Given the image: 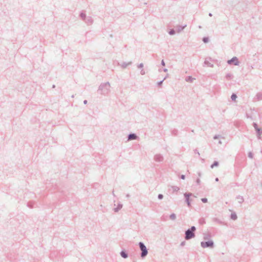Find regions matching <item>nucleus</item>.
<instances>
[{"instance_id": "obj_1", "label": "nucleus", "mask_w": 262, "mask_h": 262, "mask_svg": "<svg viewBox=\"0 0 262 262\" xmlns=\"http://www.w3.org/2000/svg\"><path fill=\"white\" fill-rule=\"evenodd\" d=\"M111 91V85L108 82L102 83L99 86L98 93L103 95L108 94Z\"/></svg>"}, {"instance_id": "obj_2", "label": "nucleus", "mask_w": 262, "mask_h": 262, "mask_svg": "<svg viewBox=\"0 0 262 262\" xmlns=\"http://www.w3.org/2000/svg\"><path fill=\"white\" fill-rule=\"evenodd\" d=\"M196 228L194 226H191L190 228L187 229L185 232V239L189 240L195 237V231Z\"/></svg>"}, {"instance_id": "obj_3", "label": "nucleus", "mask_w": 262, "mask_h": 262, "mask_svg": "<svg viewBox=\"0 0 262 262\" xmlns=\"http://www.w3.org/2000/svg\"><path fill=\"white\" fill-rule=\"evenodd\" d=\"M139 246L140 249V250L141 251V257L142 258H143L145 256H146V255L148 254L147 249L146 247L145 246V245H144V244L143 243H142V242H139Z\"/></svg>"}, {"instance_id": "obj_4", "label": "nucleus", "mask_w": 262, "mask_h": 262, "mask_svg": "<svg viewBox=\"0 0 262 262\" xmlns=\"http://www.w3.org/2000/svg\"><path fill=\"white\" fill-rule=\"evenodd\" d=\"M201 246L203 248H213L214 247V243L212 241H209L207 242H202L201 243Z\"/></svg>"}, {"instance_id": "obj_5", "label": "nucleus", "mask_w": 262, "mask_h": 262, "mask_svg": "<svg viewBox=\"0 0 262 262\" xmlns=\"http://www.w3.org/2000/svg\"><path fill=\"white\" fill-rule=\"evenodd\" d=\"M227 63L228 64H233L235 66H238L239 64V61L238 58L235 56L233 57L231 59L228 60L227 61Z\"/></svg>"}, {"instance_id": "obj_6", "label": "nucleus", "mask_w": 262, "mask_h": 262, "mask_svg": "<svg viewBox=\"0 0 262 262\" xmlns=\"http://www.w3.org/2000/svg\"><path fill=\"white\" fill-rule=\"evenodd\" d=\"M184 195L185 198V201L187 203L188 206L190 207V202L189 197L190 196H192V194L191 193H185Z\"/></svg>"}, {"instance_id": "obj_7", "label": "nucleus", "mask_w": 262, "mask_h": 262, "mask_svg": "<svg viewBox=\"0 0 262 262\" xmlns=\"http://www.w3.org/2000/svg\"><path fill=\"white\" fill-rule=\"evenodd\" d=\"M163 157L160 154H157L154 156V160L156 162H162L163 161Z\"/></svg>"}, {"instance_id": "obj_8", "label": "nucleus", "mask_w": 262, "mask_h": 262, "mask_svg": "<svg viewBox=\"0 0 262 262\" xmlns=\"http://www.w3.org/2000/svg\"><path fill=\"white\" fill-rule=\"evenodd\" d=\"M132 63V61H129L128 62H122L121 63H118V65L120 66L123 69H125L127 67V66L130 65Z\"/></svg>"}, {"instance_id": "obj_9", "label": "nucleus", "mask_w": 262, "mask_h": 262, "mask_svg": "<svg viewBox=\"0 0 262 262\" xmlns=\"http://www.w3.org/2000/svg\"><path fill=\"white\" fill-rule=\"evenodd\" d=\"M212 221L213 222L216 223L219 225H225L226 224H225L224 222L222 221L220 219L217 218V217H213L212 219Z\"/></svg>"}, {"instance_id": "obj_10", "label": "nucleus", "mask_w": 262, "mask_h": 262, "mask_svg": "<svg viewBox=\"0 0 262 262\" xmlns=\"http://www.w3.org/2000/svg\"><path fill=\"white\" fill-rule=\"evenodd\" d=\"M128 140H136L138 137L134 133L129 134L128 135Z\"/></svg>"}, {"instance_id": "obj_11", "label": "nucleus", "mask_w": 262, "mask_h": 262, "mask_svg": "<svg viewBox=\"0 0 262 262\" xmlns=\"http://www.w3.org/2000/svg\"><path fill=\"white\" fill-rule=\"evenodd\" d=\"M84 21L88 25H91L92 24L93 20L91 16H88L86 17Z\"/></svg>"}, {"instance_id": "obj_12", "label": "nucleus", "mask_w": 262, "mask_h": 262, "mask_svg": "<svg viewBox=\"0 0 262 262\" xmlns=\"http://www.w3.org/2000/svg\"><path fill=\"white\" fill-rule=\"evenodd\" d=\"M209 60H210V58H206L205 59V61H204V64L207 67H211V68H213V64L212 63H211Z\"/></svg>"}, {"instance_id": "obj_13", "label": "nucleus", "mask_w": 262, "mask_h": 262, "mask_svg": "<svg viewBox=\"0 0 262 262\" xmlns=\"http://www.w3.org/2000/svg\"><path fill=\"white\" fill-rule=\"evenodd\" d=\"M186 27V25H185L183 26H176V32L178 33H180L181 31L183 30V29Z\"/></svg>"}, {"instance_id": "obj_14", "label": "nucleus", "mask_w": 262, "mask_h": 262, "mask_svg": "<svg viewBox=\"0 0 262 262\" xmlns=\"http://www.w3.org/2000/svg\"><path fill=\"white\" fill-rule=\"evenodd\" d=\"M195 80V78L192 77L191 76H187L185 78V81L188 82L192 83L193 80Z\"/></svg>"}, {"instance_id": "obj_15", "label": "nucleus", "mask_w": 262, "mask_h": 262, "mask_svg": "<svg viewBox=\"0 0 262 262\" xmlns=\"http://www.w3.org/2000/svg\"><path fill=\"white\" fill-rule=\"evenodd\" d=\"M236 199L238 201V202L239 204H242L244 202V198L242 196H241V195L237 196Z\"/></svg>"}, {"instance_id": "obj_16", "label": "nucleus", "mask_w": 262, "mask_h": 262, "mask_svg": "<svg viewBox=\"0 0 262 262\" xmlns=\"http://www.w3.org/2000/svg\"><path fill=\"white\" fill-rule=\"evenodd\" d=\"M123 205L121 203L118 204L117 207L114 209L115 212H117L122 208Z\"/></svg>"}, {"instance_id": "obj_17", "label": "nucleus", "mask_w": 262, "mask_h": 262, "mask_svg": "<svg viewBox=\"0 0 262 262\" xmlns=\"http://www.w3.org/2000/svg\"><path fill=\"white\" fill-rule=\"evenodd\" d=\"M171 189L172 191V192H177L179 190L180 188L178 186H171Z\"/></svg>"}, {"instance_id": "obj_18", "label": "nucleus", "mask_w": 262, "mask_h": 262, "mask_svg": "<svg viewBox=\"0 0 262 262\" xmlns=\"http://www.w3.org/2000/svg\"><path fill=\"white\" fill-rule=\"evenodd\" d=\"M230 218L233 220H236L237 219V216L236 213L234 212L232 213L230 215Z\"/></svg>"}, {"instance_id": "obj_19", "label": "nucleus", "mask_w": 262, "mask_h": 262, "mask_svg": "<svg viewBox=\"0 0 262 262\" xmlns=\"http://www.w3.org/2000/svg\"><path fill=\"white\" fill-rule=\"evenodd\" d=\"M120 255L124 258H126L128 257L127 253L125 251H122L120 252Z\"/></svg>"}, {"instance_id": "obj_20", "label": "nucleus", "mask_w": 262, "mask_h": 262, "mask_svg": "<svg viewBox=\"0 0 262 262\" xmlns=\"http://www.w3.org/2000/svg\"><path fill=\"white\" fill-rule=\"evenodd\" d=\"M80 17L82 20L84 21L87 16L86 15L85 13L82 12L80 14Z\"/></svg>"}, {"instance_id": "obj_21", "label": "nucleus", "mask_w": 262, "mask_h": 262, "mask_svg": "<svg viewBox=\"0 0 262 262\" xmlns=\"http://www.w3.org/2000/svg\"><path fill=\"white\" fill-rule=\"evenodd\" d=\"M35 203L33 201H30L27 203V206L30 208H33Z\"/></svg>"}, {"instance_id": "obj_22", "label": "nucleus", "mask_w": 262, "mask_h": 262, "mask_svg": "<svg viewBox=\"0 0 262 262\" xmlns=\"http://www.w3.org/2000/svg\"><path fill=\"white\" fill-rule=\"evenodd\" d=\"M199 223L201 225H204L206 223L205 219L203 217H202L199 219Z\"/></svg>"}, {"instance_id": "obj_23", "label": "nucleus", "mask_w": 262, "mask_h": 262, "mask_svg": "<svg viewBox=\"0 0 262 262\" xmlns=\"http://www.w3.org/2000/svg\"><path fill=\"white\" fill-rule=\"evenodd\" d=\"M219 162L217 161H214L213 163L211 165V168H213L214 167H216L219 166Z\"/></svg>"}, {"instance_id": "obj_24", "label": "nucleus", "mask_w": 262, "mask_h": 262, "mask_svg": "<svg viewBox=\"0 0 262 262\" xmlns=\"http://www.w3.org/2000/svg\"><path fill=\"white\" fill-rule=\"evenodd\" d=\"M226 78L228 79V80H231L233 78V75L230 74V73H228L226 75Z\"/></svg>"}, {"instance_id": "obj_25", "label": "nucleus", "mask_w": 262, "mask_h": 262, "mask_svg": "<svg viewBox=\"0 0 262 262\" xmlns=\"http://www.w3.org/2000/svg\"><path fill=\"white\" fill-rule=\"evenodd\" d=\"M178 130L177 129H173L171 130V134L173 136H177Z\"/></svg>"}, {"instance_id": "obj_26", "label": "nucleus", "mask_w": 262, "mask_h": 262, "mask_svg": "<svg viewBox=\"0 0 262 262\" xmlns=\"http://www.w3.org/2000/svg\"><path fill=\"white\" fill-rule=\"evenodd\" d=\"M210 237H211V236H210V234H204L203 238L205 240H207V239H209V238H210Z\"/></svg>"}, {"instance_id": "obj_27", "label": "nucleus", "mask_w": 262, "mask_h": 262, "mask_svg": "<svg viewBox=\"0 0 262 262\" xmlns=\"http://www.w3.org/2000/svg\"><path fill=\"white\" fill-rule=\"evenodd\" d=\"M169 218L171 220H175L176 219V215L174 213H172L170 215Z\"/></svg>"}, {"instance_id": "obj_28", "label": "nucleus", "mask_w": 262, "mask_h": 262, "mask_svg": "<svg viewBox=\"0 0 262 262\" xmlns=\"http://www.w3.org/2000/svg\"><path fill=\"white\" fill-rule=\"evenodd\" d=\"M257 136L258 139H260V136L262 134V130L260 129L259 131L256 132Z\"/></svg>"}, {"instance_id": "obj_29", "label": "nucleus", "mask_w": 262, "mask_h": 262, "mask_svg": "<svg viewBox=\"0 0 262 262\" xmlns=\"http://www.w3.org/2000/svg\"><path fill=\"white\" fill-rule=\"evenodd\" d=\"M176 33V31H174L173 29H171L169 32V34L170 35H173L174 34H175Z\"/></svg>"}, {"instance_id": "obj_30", "label": "nucleus", "mask_w": 262, "mask_h": 262, "mask_svg": "<svg viewBox=\"0 0 262 262\" xmlns=\"http://www.w3.org/2000/svg\"><path fill=\"white\" fill-rule=\"evenodd\" d=\"M203 41L205 42V43H207L209 41V39L207 37H204L203 39Z\"/></svg>"}, {"instance_id": "obj_31", "label": "nucleus", "mask_w": 262, "mask_h": 262, "mask_svg": "<svg viewBox=\"0 0 262 262\" xmlns=\"http://www.w3.org/2000/svg\"><path fill=\"white\" fill-rule=\"evenodd\" d=\"M248 157L250 158H253V154L251 152H249L248 153Z\"/></svg>"}, {"instance_id": "obj_32", "label": "nucleus", "mask_w": 262, "mask_h": 262, "mask_svg": "<svg viewBox=\"0 0 262 262\" xmlns=\"http://www.w3.org/2000/svg\"><path fill=\"white\" fill-rule=\"evenodd\" d=\"M201 201L203 202V203H207V201H208V200L207 198H202L201 199Z\"/></svg>"}, {"instance_id": "obj_33", "label": "nucleus", "mask_w": 262, "mask_h": 262, "mask_svg": "<svg viewBox=\"0 0 262 262\" xmlns=\"http://www.w3.org/2000/svg\"><path fill=\"white\" fill-rule=\"evenodd\" d=\"M159 199H162L163 198V195L162 194H159L158 196Z\"/></svg>"}, {"instance_id": "obj_34", "label": "nucleus", "mask_w": 262, "mask_h": 262, "mask_svg": "<svg viewBox=\"0 0 262 262\" xmlns=\"http://www.w3.org/2000/svg\"><path fill=\"white\" fill-rule=\"evenodd\" d=\"M140 74L142 75H144L145 74V71L143 70V69H142L140 71Z\"/></svg>"}, {"instance_id": "obj_35", "label": "nucleus", "mask_w": 262, "mask_h": 262, "mask_svg": "<svg viewBox=\"0 0 262 262\" xmlns=\"http://www.w3.org/2000/svg\"><path fill=\"white\" fill-rule=\"evenodd\" d=\"M230 98H237V96L235 94H232Z\"/></svg>"}, {"instance_id": "obj_36", "label": "nucleus", "mask_w": 262, "mask_h": 262, "mask_svg": "<svg viewBox=\"0 0 262 262\" xmlns=\"http://www.w3.org/2000/svg\"><path fill=\"white\" fill-rule=\"evenodd\" d=\"M143 63H141L140 64H139L138 66V68H142L143 67Z\"/></svg>"}, {"instance_id": "obj_37", "label": "nucleus", "mask_w": 262, "mask_h": 262, "mask_svg": "<svg viewBox=\"0 0 262 262\" xmlns=\"http://www.w3.org/2000/svg\"><path fill=\"white\" fill-rule=\"evenodd\" d=\"M253 127H254L255 129L257 128V127H258L257 124L256 123H254V122L253 123Z\"/></svg>"}, {"instance_id": "obj_38", "label": "nucleus", "mask_w": 262, "mask_h": 262, "mask_svg": "<svg viewBox=\"0 0 262 262\" xmlns=\"http://www.w3.org/2000/svg\"><path fill=\"white\" fill-rule=\"evenodd\" d=\"M196 183L198 184V185H200V183H201V181H200V179H197L196 180Z\"/></svg>"}, {"instance_id": "obj_39", "label": "nucleus", "mask_w": 262, "mask_h": 262, "mask_svg": "<svg viewBox=\"0 0 262 262\" xmlns=\"http://www.w3.org/2000/svg\"><path fill=\"white\" fill-rule=\"evenodd\" d=\"M165 78H164V79H163V80L160 81V82H159L158 83V85H161V84L162 83L163 81H164V80H165Z\"/></svg>"}, {"instance_id": "obj_40", "label": "nucleus", "mask_w": 262, "mask_h": 262, "mask_svg": "<svg viewBox=\"0 0 262 262\" xmlns=\"http://www.w3.org/2000/svg\"><path fill=\"white\" fill-rule=\"evenodd\" d=\"M181 179L184 180L185 179V176L184 174H182L180 177Z\"/></svg>"}, {"instance_id": "obj_41", "label": "nucleus", "mask_w": 262, "mask_h": 262, "mask_svg": "<svg viewBox=\"0 0 262 262\" xmlns=\"http://www.w3.org/2000/svg\"><path fill=\"white\" fill-rule=\"evenodd\" d=\"M219 137H220L219 135H215V136H214L213 139H218Z\"/></svg>"}, {"instance_id": "obj_42", "label": "nucleus", "mask_w": 262, "mask_h": 262, "mask_svg": "<svg viewBox=\"0 0 262 262\" xmlns=\"http://www.w3.org/2000/svg\"><path fill=\"white\" fill-rule=\"evenodd\" d=\"M185 245V241L182 242L181 243V244H180L181 246H184Z\"/></svg>"}, {"instance_id": "obj_43", "label": "nucleus", "mask_w": 262, "mask_h": 262, "mask_svg": "<svg viewBox=\"0 0 262 262\" xmlns=\"http://www.w3.org/2000/svg\"><path fill=\"white\" fill-rule=\"evenodd\" d=\"M161 64H162L163 66H165V62H164V60H162L161 61Z\"/></svg>"}, {"instance_id": "obj_44", "label": "nucleus", "mask_w": 262, "mask_h": 262, "mask_svg": "<svg viewBox=\"0 0 262 262\" xmlns=\"http://www.w3.org/2000/svg\"><path fill=\"white\" fill-rule=\"evenodd\" d=\"M255 130H256V132H257V131H259V130H260V128H259L258 127H257V128H255Z\"/></svg>"}, {"instance_id": "obj_45", "label": "nucleus", "mask_w": 262, "mask_h": 262, "mask_svg": "<svg viewBox=\"0 0 262 262\" xmlns=\"http://www.w3.org/2000/svg\"><path fill=\"white\" fill-rule=\"evenodd\" d=\"M167 71H168L167 69H163V71H164V72H167Z\"/></svg>"}, {"instance_id": "obj_46", "label": "nucleus", "mask_w": 262, "mask_h": 262, "mask_svg": "<svg viewBox=\"0 0 262 262\" xmlns=\"http://www.w3.org/2000/svg\"><path fill=\"white\" fill-rule=\"evenodd\" d=\"M87 100L86 99L84 100V101H83V103L84 104H86L87 103Z\"/></svg>"}, {"instance_id": "obj_47", "label": "nucleus", "mask_w": 262, "mask_h": 262, "mask_svg": "<svg viewBox=\"0 0 262 262\" xmlns=\"http://www.w3.org/2000/svg\"><path fill=\"white\" fill-rule=\"evenodd\" d=\"M195 152L197 153L199 155H200L199 152L198 151H197L196 149L195 150Z\"/></svg>"}, {"instance_id": "obj_48", "label": "nucleus", "mask_w": 262, "mask_h": 262, "mask_svg": "<svg viewBox=\"0 0 262 262\" xmlns=\"http://www.w3.org/2000/svg\"><path fill=\"white\" fill-rule=\"evenodd\" d=\"M215 181H216V182L219 181V178H215Z\"/></svg>"}, {"instance_id": "obj_49", "label": "nucleus", "mask_w": 262, "mask_h": 262, "mask_svg": "<svg viewBox=\"0 0 262 262\" xmlns=\"http://www.w3.org/2000/svg\"><path fill=\"white\" fill-rule=\"evenodd\" d=\"M209 16H212V13H209Z\"/></svg>"}, {"instance_id": "obj_50", "label": "nucleus", "mask_w": 262, "mask_h": 262, "mask_svg": "<svg viewBox=\"0 0 262 262\" xmlns=\"http://www.w3.org/2000/svg\"><path fill=\"white\" fill-rule=\"evenodd\" d=\"M198 175H199V177H201V172H199V173H198Z\"/></svg>"}, {"instance_id": "obj_51", "label": "nucleus", "mask_w": 262, "mask_h": 262, "mask_svg": "<svg viewBox=\"0 0 262 262\" xmlns=\"http://www.w3.org/2000/svg\"><path fill=\"white\" fill-rule=\"evenodd\" d=\"M259 95L258 97H262V94H259Z\"/></svg>"}, {"instance_id": "obj_52", "label": "nucleus", "mask_w": 262, "mask_h": 262, "mask_svg": "<svg viewBox=\"0 0 262 262\" xmlns=\"http://www.w3.org/2000/svg\"><path fill=\"white\" fill-rule=\"evenodd\" d=\"M126 197H127V198H129V197L130 196V195H129V194H126Z\"/></svg>"}, {"instance_id": "obj_53", "label": "nucleus", "mask_w": 262, "mask_h": 262, "mask_svg": "<svg viewBox=\"0 0 262 262\" xmlns=\"http://www.w3.org/2000/svg\"><path fill=\"white\" fill-rule=\"evenodd\" d=\"M233 101H234V102H236V99H232Z\"/></svg>"}, {"instance_id": "obj_54", "label": "nucleus", "mask_w": 262, "mask_h": 262, "mask_svg": "<svg viewBox=\"0 0 262 262\" xmlns=\"http://www.w3.org/2000/svg\"><path fill=\"white\" fill-rule=\"evenodd\" d=\"M219 143L220 144H222V142H221V141H220L219 142Z\"/></svg>"}, {"instance_id": "obj_55", "label": "nucleus", "mask_w": 262, "mask_h": 262, "mask_svg": "<svg viewBox=\"0 0 262 262\" xmlns=\"http://www.w3.org/2000/svg\"><path fill=\"white\" fill-rule=\"evenodd\" d=\"M55 87V85H53V88H54Z\"/></svg>"}]
</instances>
